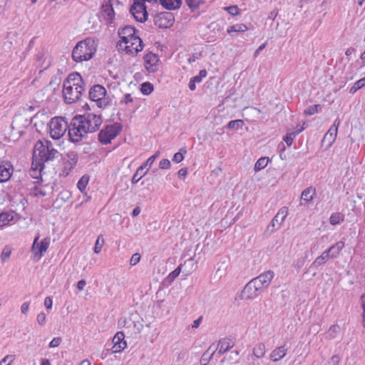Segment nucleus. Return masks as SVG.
<instances>
[{
  "label": "nucleus",
  "instance_id": "1",
  "mask_svg": "<svg viewBox=\"0 0 365 365\" xmlns=\"http://www.w3.org/2000/svg\"><path fill=\"white\" fill-rule=\"evenodd\" d=\"M85 91V83L78 73L69 74L63 82V96L66 103L78 101Z\"/></svg>",
  "mask_w": 365,
  "mask_h": 365
},
{
  "label": "nucleus",
  "instance_id": "2",
  "mask_svg": "<svg viewBox=\"0 0 365 365\" xmlns=\"http://www.w3.org/2000/svg\"><path fill=\"white\" fill-rule=\"evenodd\" d=\"M58 153V150L54 148L51 141L38 140L34 148V158H36V162L34 160L31 164L34 171H41L43 168V163L53 160L56 158Z\"/></svg>",
  "mask_w": 365,
  "mask_h": 365
},
{
  "label": "nucleus",
  "instance_id": "3",
  "mask_svg": "<svg viewBox=\"0 0 365 365\" xmlns=\"http://www.w3.org/2000/svg\"><path fill=\"white\" fill-rule=\"evenodd\" d=\"M96 51L95 41L87 38L79 41L73 49L72 58L76 62H82L90 60Z\"/></svg>",
  "mask_w": 365,
  "mask_h": 365
},
{
  "label": "nucleus",
  "instance_id": "4",
  "mask_svg": "<svg viewBox=\"0 0 365 365\" xmlns=\"http://www.w3.org/2000/svg\"><path fill=\"white\" fill-rule=\"evenodd\" d=\"M68 133L69 139L73 143H79L89 133L82 121L77 116H75L70 125H68Z\"/></svg>",
  "mask_w": 365,
  "mask_h": 365
},
{
  "label": "nucleus",
  "instance_id": "5",
  "mask_svg": "<svg viewBox=\"0 0 365 365\" xmlns=\"http://www.w3.org/2000/svg\"><path fill=\"white\" fill-rule=\"evenodd\" d=\"M50 136L54 140L61 138L68 129L67 121L63 117H54L48 124Z\"/></svg>",
  "mask_w": 365,
  "mask_h": 365
},
{
  "label": "nucleus",
  "instance_id": "6",
  "mask_svg": "<svg viewBox=\"0 0 365 365\" xmlns=\"http://www.w3.org/2000/svg\"><path fill=\"white\" fill-rule=\"evenodd\" d=\"M89 98L96 102L98 108H104L109 105V99L106 97V90L101 85L93 86L89 91Z\"/></svg>",
  "mask_w": 365,
  "mask_h": 365
},
{
  "label": "nucleus",
  "instance_id": "7",
  "mask_svg": "<svg viewBox=\"0 0 365 365\" xmlns=\"http://www.w3.org/2000/svg\"><path fill=\"white\" fill-rule=\"evenodd\" d=\"M121 131V125L119 123L107 125L98 133L99 141L104 145L111 142Z\"/></svg>",
  "mask_w": 365,
  "mask_h": 365
},
{
  "label": "nucleus",
  "instance_id": "8",
  "mask_svg": "<svg viewBox=\"0 0 365 365\" xmlns=\"http://www.w3.org/2000/svg\"><path fill=\"white\" fill-rule=\"evenodd\" d=\"M77 117L82 121L88 133L96 132L102 123L101 117L94 113H87L83 115H77Z\"/></svg>",
  "mask_w": 365,
  "mask_h": 365
},
{
  "label": "nucleus",
  "instance_id": "9",
  "mask_svg": "<svg viewBox=\"0 0 365 365\" xmlns=\"http://www.w3.org/2000/svg\"><path fill=\"white\" fill-rule=\"evenodd\" d=\"M143 48V41L137 36L123 43V48L128 54L136 55Z\"/></svg>",
  "mask_w": 365,
  "mask_h": 365
},
{
  "label": "nucleus",
  "instance_id": "10",
  "mask_svg": "<svg viewBox=\"0 0 365 365\" xmlns=\"http://www.w3.org/2000/svg\"><path fill=\"white\" fill-rule=\"evenodd\" d=\"M130 12L137 21L145 22L148 13L144 2L136 1L130 6Z\"/></svg>",
  "mask_w": 365,
  "mask_h": 365
},
{
  "label": "nucleus",
  "instance_id": "11",
  "mask_svg": "<svg viewBox=\"0 0 365 365\" xmlns=\"http://www.w3.org/2000/svg\"><path fill=\"white\" fill-rule=\"evenodd\" d=\"M174 21V16L170 12H161L154 17V24L159 28H170L173 25Z\"/></svg>",
  "mask_w": 365,
  "mask_h": 365
},
{
  "label": "nucleus",
  "instance_id": "12",
  "mask_svg": "<svg viewBox=\"0 0 365 365\" xmlns=\"http://www.w3.org/2000/svg\"><path fill=\"white\" fill-rule=\"evenodd\" d=\"M288 214V209L287 207H282L279 210L277 215L272 220L270 223L267 227V231L274 232L279 228L282 222L284 221Z\"/></svg>",
  "mask_w": 365,
  "mask_h": 365
},
{
  "label": "nucleus",
  "instance_id": "13",
  "mask_svg": "<svg viewBox=\"0 0 365 365\" xmlns=\"http://www.w3.org/2000/svg\"><path fill=\"white\" fill-rule=\"evenodd\" d=\"M274 274L272 270H268L252 279L260 292L267 288L274 278Z\"/></svg>",
  "mask_w": 365,
  "mask_h": 365
},
{
  "label": "nucleus",
  "instance_id": "14",
  "mask_svg": "<svg viewBox=\"0 0 365 365\" xmlns=\"http://www.w3.org/2000/svg\"><path fill=\"white\" fill-rule=\"evenodd\" d=\"M39 235H38L34 240L31 250L34 253V257L38 260L46 252L50 244L49 238H44L41 242H38Z\"/></svg>",
  "mask_w": 365,
  "mask_h": 365
},
{
  "label": "nucleus",
  "instance_id": "15",
  "mask_svg": "<svg viewBox=\"0 0 365 365\" xmlns=\"http://www.w3.org/2000/svg\"><path fill=\"white\" fill-rule=\"evenodd\" d=\"M160 59L158 56L153 53H146L144 56V65L149 73H155L159 68Z\"/></svg>",
  "mask_w": 365,
  "mask_h": 365
},
{
  "label": "nucleus",
  "instance_id": "16",
  "mask_svg": "<svg viewBox=\"0 0 365 365\" xmlns=\"http://www.w3.org/2000/svg\"><path fill=\"white\" fill-rule=\"evenodd\" d=\"M340 123L341 121L339 118H337L323 138L322 143L327 142L328 148H330L332 145L336 138L338 128Z\"/></svg>",
  "mask_w": 365,
  "mask_h": 365
},
{
  "label": "nucleus",
  "instance_id": "17",
  "mask_svg": "<svg viewBox=\"0 0 365 365\" xmlns=\"http://www.w3.org/2000/svg\"><path fill=\"white\" fill-rule=\"evenodd\" d=\"M260 290L259 288H257L252 282V280H250L244 287L242 292V297L244 299H255L260 293Z\"/></svg>",
  "mask_w": 365,
  "mask_h": 365
},
{
  "label": "nucleus",
  "instance_id": "18",
  "mask_svg": "<svg viewBox=\"0 0 365 365\" xmlns=\"http://www.w3.org/2000/svg\"><path fill=\"white\" fill-rule=\"evenodd\" d=\"M101 13L103 19L107 22V24H110L113 22L115 12L113 6L110 4V0H103L101 6Z\"/></svg>",
  "mask_w": 365,
  "mask_h": 365
},
{
  "label": "nucleus",
  "instance_id": "19",
  "mask_svg": "<svg viewBox=\"0 0 365 365\" xmlns=\"http://www.w3.org/2000/svg\"><path fill=\"white\" fill-rule=\"evenodd\" d=\"M124 339L123 332L118 331L115 334L113 338V346L112 350L113 353H120L126 348L127 344Z\"/></svg>",
  "mask_w": 365,
  "mask_h": 365
},
{
  "label": "nucleus",
  "instance_id": "20",
  "mask_svg": "<svg viewBox=\"0 0 365 365\" xmlns=\"http://www.w3.org/2000/svg\"><path fill=\"white\" fill-rule=\"evenodd\" d=\"M135 29L130 26H125L123 28L119 29L118 36L120 38V40L118 43V46L119 48H123V43L135 36Z\"/></svg>",
  "mask_w": 365,
  "mask_h": 365
},
{
  "label": "nucleus",
  "instance_id": "21",
  "mask_svg": "<svg viewBox=\"0 0 365 365\" xmlns=\"http://www.w3.org/2000/svg\"><path fill=\"white\" fill-rule=\"evenodd\" d=\"M287 348L285 344L276 347L269 354V358L273 362L282 359L287 354Z\"/></svg>",
  "mask_w": 365,
  "mask_h": 365
},
{
  "label": "nucleus",
  "instance_id": "22",
  "mask_svg": "<svg viewBox=\"0 0 365 365\" xmlns=\"http://www.w3.org/2000/svg\"><path fill=\"white\" fill-rule=\"evenodd\" d=\"M13 172V167L9 163L0 164V182L9 180Z\"/></svg>",
  "mask_w": 365,
  "mask_h": 365
},
{
  "label": "nucleus",
  "instance_id": "23",
  "mask_svg": "<svg viewBox=\"0 0 365 365\" xmlns=\"http://www.w3.org/2000/svg\"><path fill=\"white\" fill-rule=\"evenodd\" d=\"M217 349L218 346H216L215 344H212L201 356L200 364L207 365Z\"/></svg>",
  "mask_w": 365,
  "mask_h": 365
},
{
  "label": "nucleus",
  "instance_id": "24",
  "mask_svg": "<svg viewBox=\"0 0 365 365\" xmlns=\"http://www.w3.org/2000/svg\"><path fill=\"white\" fill-rule=\"evenodd\" d=\"M344 247V242L342 241H339L334 245H331L326 251L329 255L330 258H336L339 255L340 252L343 250Z\"/></svg>",
  "mask_w": 365,
  "mask_h": 365
},
{
  "label": "nucleus",
  "instance_id": "25",
  "mask_svg": "<svg viewBox=\"0 0 365 365\" xmlns=\"http://www.w3.org/2000/svg\"><path fill=\"white\" fill-rule=\"evenodd\" d=\"M215 345L218 346L217 354L221 356L232 349L234 344L230 339H223L220 341L219 343Z\"/></svg>",
  "mask_w": 365,
  "mask_h": 365
},
{
  "label": "nucleus",
  "instance_id": "26",
  "mask_svg": "<svg viewBox=\"0 0 365 365\" xmlns=\"http://www.w3.org/2000/svg\"><path fill=\"white\" fill-rule=\"evenodd\" d=\"M66 160V168H68L69 170L72 169L76 165L78 161L77 153L74 151L67 153Z\"/></svg>",
  "mask_w": 365,
  "mask_h": 365
},
{
  "label": "nucleus",
  "instance_id": "27",
  "mask_svg": "<svg viewBox=\"0 0 365 365\" xmlns=\"http://www.w3.org/2000/svg\"><path fill=\"white\" fill-rule=\"evenodd\" d=\"M161 5L168 9V10H175L178 9L181 4V0H159Z\"/></svg>",
  "mask_w": 365,
  "mask_h": 365
},
{
  "label": "nucleus",
  "instance_id": "28",
  "mask_svg": "<svg viewBox=\"0 0 365 365\" xmlns=\"http://www.w3.org/2000/svg\"><path fill=\"white\" fill-rule=\"evenodd\" d=\"M316 195V190L314 188L309 187L304 190L301 195V199L306 202H310L312 201L314 196Z\"/></svg>",
  "mask_w": 365,
  "mask_h": 365
},
{
  "label": "nucleus",
  "instance_id": "29",
  "mask_svg": "<svg viewBox=\"0 0 365 365\" xmlns=\"http://www.w3.org/2000/svg\"><path fill=\"white\" fill-rule=\"evenodd\" d=\"M252 353L256 358H262L266 353L265 344L264 343L257 344L253 348Z\"/></svg>",
  "mask_w": 365,
  "mask_h": 365
},
{
  "label": "nucleus",
  "instance_id": "30",
  "mask_svg": "<svg viewBox=\"0 0 365 365\" xmlns=\"http://www.w3.org/2000/svg\"><path fill=\"white\" fill-rule=\"evenodd\" d=\"M330 258L329 255L325 250L322 254L317 257L314 262L312 264V267H318L324 264L328 259Z\"/></svg>",
  "mask_w": 365,
  "mask_h": 365
},
{
  "label": "nucleus",
  "instance_id": "31",
  "mask_svg": "<svg viewBox=\"0 0 365 365\" xmlns=\"http://www.w3.org/2000/svg\"><path fill=\"white\" fill-rule=\"evenodd\" d=\"M344 220V215L341 212H334L329 217V223L331 225H336Z\"/></svg>",
  "mask_w": 365,
  "mask_h": 365
},
{
  "label": "nucleus",
  "instance_id": "32",
  "mask_svg": "<svg viewBox=\"0 0 365 365\" xmlns=\"http://www.w3.org/2000/svg\"><path fill=\"white\" fill-rule=\"evenodd\" d=\"M205 3V0H185L186 5L192 11L197 9L201 5Z\"/></svg>",
  "mask_w": 365,
  "mask_h": 365
},
{
  "label": "nucleus",
  "instance_id": "33",
  "mask_svg": "<svg viewBox=\"0 0 365 365\" xmlns=\"http://www.w3.org/2000/svg\"><path fill=\"white\" fill-rule=\"evenodd\" d=\"M304 127H301L299 128V130H295L294 132H292V133H287L286 135V136L284 138V140L286 142V143L287 144V145L290 146L292 144V142H293V140H294V138L298 134H299L301 132H302L304 130Z\"/></svg>",
  "mask_w": 365,
  "mask_h": 365
},
{
  "label": "nucleus",
  "instance_id": "34",
  "mask_svg": "<svg viewBox=\"0 0 365 365\" xmlns=\"http://www.w3.org/2000/svg\"><path fill=\"white\" fill-rule=\"evenodd\" d=\"M13 220V215L7 212L0 214V228L7 225Z\"/></svg>",
  "mask_w": 365,
  "mask_h": 365
},
{
  "label": "nucleus",
  "instance_id": "35",
  "mask_svg": "<svg viewBox=\"0 0 365 365\" xmlns=\"http://www.w3.org/2000/svg\"><path fill=\"white\" fill-rule=\"evenodd\" d=\"M88 181L89 176L86 175H83L78 180L77 183V187L81 192H83L85 191L86 186L88 185Z\"/></svg>",
  "mask_w": 365,
  "mask_h": 365
},
{
  "label": "nucleus",
  "instance_id": "36",
  "mask_svg": "<svg viewBox=\"0 0 365 365\" xmlns=\"http://www.w3.org/2000/svg\"><path fill=\"white\" fill-rule=\"evenodd\" d=\"M268 162H269L268 158H265V157L260 158L256 162V163L255 165V168H254L256 172H258V171L262 170L267 165Z\"/></svg>",
  "mask_w": 365,
  "mask_h": 365
},
{
  "label": "nucleus",
  "instance_id": "37",
  "mask_svg": "<svg viewBox=\"0 0 365 365\" xmlns=\"http://www.w3.org/2000/svg\"><path fill=\"white\" fill-rule=\"evenodd\" d=\"M105 243L104 238L103 235H99L96 239L93 251L96 254H98L101 252L102 247Z\"/></svg>",
  "mask_w": 365,
  "mask_h": 365
},
{
  "label": "nucleus",
  "instance_id": "38",
  "mask_svg": "<svg viewBox=\"0 0 365 365\" xmlns=\"http://www.w3.org/2000/svg\"><path fill=\"white\" fill-rule=\"evenodd\" d=\"M247 30V27L246 25L243 24H238L228 28L227 31L228 34H230L232 32H245Z\"/></svg>",
  "mask_w": 365,
  "mask_h": 365
},
{
  "label": "nucleus",
  "instance_id": "39",
  "mask_svg": "<svg viewBox=\"0 0 365 365\" xmlns=\"http://www.w3.org/2000/svg\"><path fill=\"white\" fill-rule=\"evenodd\" d=\"M243 125L244 122L242 120H231L227 123V128L230 130H238L241 128Z\"/></svg>",
  "mask_w": 365,
  "mask_h": 365
},
{
  "label": "nucleus",
  "instance_id": "40",
  "mask_svg": "<svg viewBox=\"0 0 365 365\" xmlns=\"http://www.w3.org/2000/svg\"><path fill=\"white\" fill-rule=\"evenodd\" d=\"M154 162L155 156H150L140 167L138 168L137 175H138L140 172L143 171L145 169H148V167L150 168Z\"/></svg>",
  "mask_w": 365,
  "mask_h": 365
},
{
  "label": "nucleus",
  "instance_id": "41",
  "mask_svg": "<svg viewBox=\"0 0 365 365\" xmlns=\"http://www.w3.org/2000/svg\"><path fill=\"white\" fill-rule=\"evenodd\" d=\"M187 153V150L184 148H181L179 152L175 153L173 160L176 163H179L184 159V155Z\"/></svg>",
  "mask_w": 365,
  "mask_h": 365
},
{
  "label": "nucleus",
  "instance_id": "42",
  "mask_svg": "<svg viewBox=\"0 0 365 365\" xmlns=\"http://www.w3.org/2000/svg\"><path fill=\"white\" fill-rule=\"evenodd\" d=\"M153 91V85L149 82H145L141 84L140 91L144 95H148Z\"/></svg>",
  "mask_w": 365,
  "mask_h": 365
},
{
  "label": "nucleus",
  "instance_id": "43",
  "mask_svg": "<svg viewBox=\"0 0 365 365\" xmlns=\"http://www.w3.org/2000/svg\"><path fill=\"white\" fill-rule=\"evenodd\" d=\"M11 253V249L9 246H5L1 254V259L3 262L7 261Z\"/></svg>",
  "mask_w": 365,
  "mask_h": 365
},
{
  "label": "nucleus",
  "instance_id": "44",
  "mask_svg": "<svg viewBox=\"0 0 365 365\" xmlns=\"http://www.w3.org/2000/svg\"><path fill=\"white\" fill-rule=\"evenodd\" d=\"M181 272V267L180 266H178L175 270L171 272L168 276L167 277V280L169 282H173L180 274Z\"/></svg>",
  "mask_w": 365,
  "mask_h": 365
},
{
  "label": "nucleus",
  "instance_id": "45",
  "mask_svg": "<svg viewBox=\"0 0 365 365\" xmlns=\"http://www.w3.org/2000/svg\"><path fill=\"white\" fill-rule=\"evenodd\" d=\"M15 355H6L0 361V365H11V364L15 360Z\"/></svg>",
  "mask_w": 365,
  "mask_h": 365
},
{
  "label": "nucleus",
  "instance_id": "46",
  "mask_svg": "<svg viewBox=\"0 0 365 365\" xmlns=\"http://www.w3.org/2000/svg\"><path fill=\"white\" fill-rule=\"evenodd\" d=\"M320 108L319 105H313L308 107L304 110V114L307 115H312L318 112V109Z\"/></svg>",
  "mask_w": 365,
  "mask_h": 365
},
{
  "label": "nucleus",
  "instance_id": "47",
  "mask_svg": "<svg viewBox=\"0 0 365 365\" xmlns=\"http://www.w3.org/2000/svg\"><path fill=\"white\" fill-rule=\"evenodd\" d=\"M207 76V71L203 69V70H201L199 73V74L197 76H195L192 78H191V80L194 82V83H200L202 81V79L205 77H206Z\"/></svg>",
  "mask_w": 365,
  "mask_h": 365
},
{
  "label": "nucleus",
  "instance_id": "48",
  "mask_svg": "<svg viewBox=\"0 0 365 365\" xmlns=\"http://www.w3.org/2000/svg\"><path fill=\"white\" fill-rule=\"evenodd\" d=\"M148 170V169H147L146 170L141 171L138 175H137L136 171L132 178V183L136 184L147 173Z\"/></svg>",
  "mask_w": 365,
  "mask_h": 365
},
{
  "label": "nucleus",
  "instance_id": "49",
  "mask_svg": "<svg viewBox=\"0 0 365 365\" xmlns=\"http://www.w3.org/2000/svg\"><path fill=\"white\" fill-rule=\"evenodd\" d=\"M36 320H37L38 324L41 327L44 326L45 324H46V314L43 313V312L39 313L37 315Z\"/></svg>",
  "mask_w": 365,
  "mask_h": 365
},
{
  "label": "nucleus",
  "instance_id": "50",
  "mask_svg": "<svg viewBox=\"0 0 365 365\" xmlns=\"http://www.w3.org/2000/svg\"><path fill=\"white\" fill-rule=\"evenodd\" d=\"M339 327L338 325H333L331 326L328 331V334L330 337L334 338L336 334L339 331Z\"/></svg>",
  "mask_w": 365,
  "mask_h": 365
},
{
  "label": "nucleus",
  "instance_id": "51",
  "mask_svg": "<svg viewBox=\"0 0 365 365\" xmlns=\"http://www.w3.org/2000/svg\"><path fill=\"white\" fill-rule=\"evenodd\" d=\"M170 162L168 159H163L159 163V168L160 169H168L170 168Z\"/></svg>",
  "mask_w": 365,
  "mask_h": 365
},
{
  "label": "nucleus",
  "instance_id": "52",
  "mask_svg": "<svg viewBox=\"0 0 365 365\" xmlns=\"http://www.w3.org/2000/svg\"><path fill=\"white\" fill-rule=\"evenodd\" d=\"M140 254H138V253L133 254L130 260V265L133 266V265L137 264L140 262Z\"/></svg>",
  "mask_w": 365,
  "mask_h": 365
},
{
  "label": "nucleus",
  "instance_id": "53",
  "mask_svg": "<svg viewBox=\"0 0 365 365\" xmlns=\"http://www.w3.org/2000/svg\"><path fill=\"white\" fill-rule=\"evenodd\" d=\"M61 342V338H60V337H55L49 343V347L50 348L57 347V346H58L60 345Z\"/></svg>",
  "mask_w": 365,
  "mask_h": 365
},
{
  "label": "nucleus",
  "instance_id": "54",
  "mask_svg": "<svg viewBox=\"0 0 365 365\" xmlns=\"http://www.w3.org/2000/svg\"><path fill=\"white\" fill-rule=\"evenodd\" d=\"M227 11L232 16L237 15L239 14V9L237 6H231L226 8Z\"/></svg>",
  "mask_w": 365,
  "mask_h": 365
},
{
  "label": "nucleus",
  "instance_id": "55",
  "mask_svg": "<svg viewBox=\"0 0 365 365\" xmlns=\"http://www.w3.org/2000/svg\"><path fill=\"white\" fill-rule=\"evenodd\" d=\"M361 305L363 309V314H362V324L365 327V295L361 296Z\"/></svg>",
  "mask_w": 365,
  "mask_h": 365
},
{
  "label": "nucleus",
  "instance_id": "56",
  "mask_svg": "<svg viewBox=\"0 0 365 365\" xmlns=\"http://www.w3.org/2000/svg\"><path fill=\"white\" fill-rule=\"evenodd\" d=\"M53 302L51 297H47L44 299V306L46 309H51L52 308Z\"/></svg>",
  "mask_w": 365,
  "mask_h": 365
},
{
  "label": "nucleus",
  "instance_id": "57",
  "mask_svg": "<svg viewBox=\"0 0 365 365\" xmlns=\"http://www.w3.org/2000/svg\"><path fill=\"white\" fill-rule=\"evenodd\" d=\"M133 98L131 97V95L128 93L125 94L123 97V98L121 100V103H124L125 104H128L129 103L133 102Z\"/></svg>",
  "mask_w": 365,
  "mask_h": 365
},
{
  "label": "nucleus",
  "instance_id": "58",
  "mask_svg": "<svg viewBox=\"0 0 365 365\" xmlns=\"http://www.w3.org/2000/svg\"><path fill=\"white\" fill-rule=\"evenodd\" d=\"M29 309V302H24L21 307V312L23 314H26Z\"/></svg>",
  "mask_w": 365,
  "mask_h": 365
},
{
  "label": "nucleus",
  "instance_id": "59",
  "mask_svg": "<svg viewBox=\"0 0 365 365\" xmlns=\"http://www.w3.org/2000/svg\"><path fill=\"white\" fill-rule=\"evenodd\" d=\"M354 85L356 86V88H358V89L361 88L362 87H364L365 86V78H362L359 79L354 83Z\"/></svg>",
  "mask_w": 365,
  "mask_h": 365
},
{
  "label": "nucleus",
  "instance_id": "60",
  "mask_svg": "<svg viewBox=\"0 0 365 365\" xmlns=\"http://www.w3.org/2000/svg\"><path fill=\"white\" fill-rule=\"evenodd\" d=\"M86 284V282L84 279H81V280L78 281V282L77 284V289L79 291H82V290H83Z\"/></svg>",
  "mask_w": 365,
  "mask_h": 365
},
{
  "label": "nucleus",
  "instance_id": "61",
  "mask_svg": "<svg viewBox=\"0 0 365 365\" xmlns=\"http://www.w3.org/2000/svg\"><path fill=\"white\" fill-rule=\"evenodd\" d=\"M202 317H200L198 319L195 320L192 324V328L197 329L199 327L201 322H202Z\"/></svg>",
  "mask_w": 365,
  "mask_h": 365
},
{
  "label": "nucleus",
  "instance_id": "62",
  "mask_svg": "<svg viewBox=\"0 0 365 365\" xmlns=\"http://www.w3.org/2000/svg\"><path fill=\"white\" fill-rule=\"evenodd\" d=\"M187 174V171L186 168H181L178 172V175L179 178H185Z\"/></svg>",
  "mask_w": 365,
  "mask_h": 365
},
{
  "label": "nucleus",
  "instance_id": "63",
  "mask_svg": "<svg viewBox=\"0 0 365 365\" xmlns=\"http://www.w3.org/2000/svg\"><path fill=\"white\" fill-rule=\"evenodd\" d=\"M34 195L36 196H45L46 192L39 188H35Z\"/></svg>",
  "mask_w": 365,
  "mask_h": 365
},
{
  "label": "nucleus",
  "instance_id": "64",
  "mask_svg": "<svg viewBox=\"0 0 365 365\" xmlns=\"http://www.w3.org/2000/svg\"><path fill=\"white\" fill-rule=\"evenodd\" d=\"M140 212V209L139 207H136L135 208L133 209V212H132V216L133 217H136L138 216Z\"/></svg>",
  "mask_w": 365,
  "mask_h": 365
}]
</instances>
